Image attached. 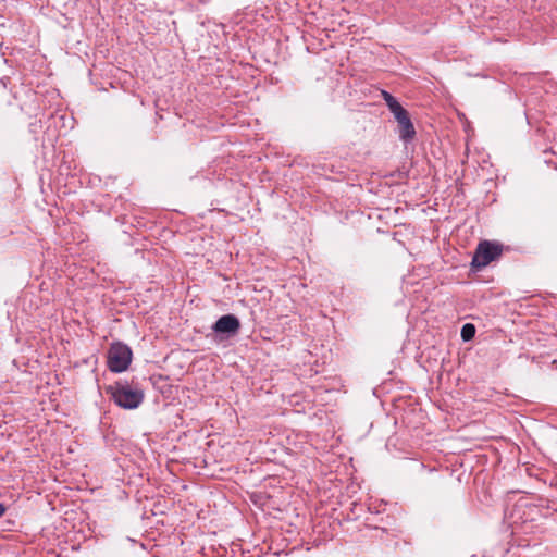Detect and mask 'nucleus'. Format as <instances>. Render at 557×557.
I'll list each match as a JSON object with an SVG mask.
<instances>
[{
    "label": "nucleus",
    "instance_id": "obj_1",
    "mask_svg": "<svg viewBox=\"0 0 557 557\" xmlns=\"http://www.w3.org/2000/svg\"><path fill=\"white\" fill-rule=\"evenodd\" d=\"M106 393L119 407L127 410L138 408L145 397L140 388H134L126 382H115L106 388Z\"/></svg>",
    "mask_w": 557,
    "mask_h": 557
},
{
    "label": "nucleus",
    "instance_id": "obj_2",
    "mask_svg": "<svg viewBox=\"0 0 557 557\" xmlns=\"http://www.w3.org/2000/svg\"><path fill=\"white\" fill-rule=\"evenodd\" d=\"M133 352L123 343L111 344L108 351V368L110 371L120 373L125 371L132 362Z\"/></svg>",
    "mask_w": 557,
    "mask_h": 557
},
{
    "label": "nucleus",
    "instance_id": "obj_3",
    "mask_svg": "<svg viewBox=\"0 0 557 557\" xmlns=\"http://www.w3.org/2000/svg\"><path fill=\"white\" fill-rule=\"evenodd\" d=\"M503 246L488 240L481 242L473 255L471 267L480 270L502 256Z\"/></svg>",
    "mask_w": 557,
    "mask_h": 557
},
{
    "label": "nucleus",
    "instance_id": "obj_4",
    "mask_svg": "<svg viewBox=\"0 0 557 557\" xmlns=\"http://www.w3.org/2000/svg\"><path fill=\"white\" fill-rule=\"evenodd\" d=\"M240 321L234 314H225L219 318L212 325V331L221 338H230L238 334Z\"/></svg>",
    "mask_w": 557,
    "mask_h": 557
},
{
    "label": "nucleus",
    "instance_id": "obj_5",
    "mask_svg": "<svg viewBox=\"0 0 557 557\" xmlns=\"http://www.w3.org/2000/svg\"><path fill=\"white\" fill-rule=\"evenodd\" d=\"M391 113L393 114L394 119L398 123V127L400 131V138L401 139H411L414 136L416 131H414L413 124L410 120V115H409L408 111L405 108H403V106L400 104L398 108H396Z\"/></svg>",
    "mask_w": 557,
    "mask_h": 557
},
{
    "label": "nucleus",
    "instance_id": "obj_6",
    "mask_svg": "<svg viewBox=\"0 0 557 557\" xmlns=\"http://www.w3.org/2000/svg\"><path fill=\"white\" fill-rule=\"evenodd\" d=\"M475 327L471 323H467L461 329V337L465 342H468L474 337Z\"/></svg>",
    "mask_w": 557,
    "mask_h": 557
},
{
    "label": "nucleus",
    "instance_id": "obj_7",
    "mask_svg": "<svg viewBox=\"0 0 557 557\" xmlns=\"http://www.w3.org/2000/svg\"><path fill=\"white\" fill-rule=\"evenodd\" d=\"M382 96H383V99L385 100L386 106L388 107L391 112L400 106V103L396 100V98H394L389 92L383 90Z\"/></svg>",
    "mask_w": 557,
    "mask_h": 557
},
{
    "label": "nucleus",
    "instance_id": "obj_8",
    "mask_svg": "<svg viewBox=\"0 0 557 557\" xmlns=\"http://www.w3.org/2000/svg\"><path fill=\"white\" fill-rule=\"evenodd\" d=\"M382 96H383V99L385 100L386 106L388 107L391 112L400 106V103L396 100V98H394L389 92L383 90Z\"/></svg>",
    "mask_w": 557,
    "mask_h": 557
},
{
    "label": "nucleus",
    "instance_id": "obj_9",
    "mask_svg": "<svg viewBox=\"0 0 557 557\" xmlns=\"http://www.w3.org/2000/svg\"><path fill=\"white\" fill-rule=\"evenodd\" d=\"M5 506L3 504H0V517H2L5 512Z\"/></svg>",
    "mask_w": 557,
    "mask_h": 557
}]
</instances>
